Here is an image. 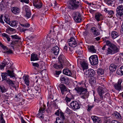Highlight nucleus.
Listing matches in <instances>:
<instances>
[{"label": "nucleus", "mask_w": 123, "mask_h": 123, "mask_svg": "<svg viewBox=\"0 0 123 123\" xmlns=\"http://www.w3.org/2000/svg\"><path fill=\"white\" fill-rule=\"evenodd\" d=\"M109 117H105L104 118V122L103 123H110L109 121H108V119H107Z\"/></svg>", "instance_id": "obj_54"}, {"label": "nucleus", "mask_w": 123, "mask_h": 123, "mask_svg": "<svg viewBox=\"0 0 123 123\" xmlns=\"http://www.w3.org/2000/svg\"><path fill=\"white\" fill-rule=\"evenodd\" d=\"M5 18L4 19V20L7 24L10 25V22L9 21V19L8 18L6 17V16H4Z\"/></svg>", "instance_id": "obj_42"}, {"label": "nucleus", "mask_w": 123, "mask_h": 123, "mask_svg": "<svg viewBox=\"0 0 123 123\" xmlns=\"http://www.w3.org/2000/svg\"><path fill=\"white\" fill-rule=\"evenodd\" d=\"M51 93H54L55 92V90L53 88H51V89L50 88V90H49Z\"/></svg>", "instance_id": "obj_56"}, {"label": "nucleus", "mask_w": 123, "mask_h": 123, "mask_svg": "<svg viewBox=\"0 0 123 123\" xmlns=\"http://www.w3.org/2000/svg\"><path fill=\"white\" fill-rule=\"evenodd\" d=\"M4 4H3V3H1V4L0 5V8L1 10H3L5 8V7L4 6Z\"/></svg>", "instance_id": "obj_62"}, {"label": "nucleus", "mask_w": 123, "mask_h": 123, "mask_svg": "<svg viewBox=\"0 0 123 123\" xmlns=\"http://www.w3.org/2000/svg\"><path fill=\"white\" fill-rule=\"evenodd\" d=\"M102 16V15L100 13L96 14L95 15V18L98 21H99L100 20V17Z\"/></svg>", "instance_id": "obj_36"}, {"label": "nucleus", "mask_w": 123, "mask_h": 123, "mask_svg": "<svg viewBox=\"0 0 123 123\" xmlns=\"http://www.w3.org/2000/svg\"><path fill=\"white\" fill-rule=\"evenodd\" d=\"M97 73L99 75H101L104 74V71L103 69L99 68L98 70Z\"/></svg>", "instance_id": "obj_33"}, {"label": "nucleus", "mask_w": 123, "mask_h": 123, "mask_svg": "<svg viewBox=\"0 0 123 123\" xmlns=\"http://www.w3.org/2000/svg\"><path fill=\"white\" fill-rule=\"evenodd\" d=\"M103 97L106 98H108L110 99V94L108 93H107L105 94V95H103Z\"/></svg>", "instance_id": "obj_53"}, {"label": "nucleus", "mask_w": 123, "mask_h": 123, "mask_svg": "<svg viewBox=\"0 0 123 123\" xmlns=\"http://www.w3.org/2000/svg\"><path fill=\"white\" fill-rule=\"evenodd\" d=\"M5 53L6 54H9L12 53H13V52L12 50L10 49H9L7 51H6Z\"/></svg>", "instance_id": "obj_61"}, {"label": "nucleus", "mask_w": 123, "mask_h": 123, "mask_svg": "<svg viewBox=\"0 0 123 123\" xmlns=\"http://www.w3.org/2000/svg\"><path fill=\"white\" fill-rule=\"evenodd\" d=\"M76 86L74 89L81 95V98L85 99L88 97L89 93L87 91V89L82 87H79L77 86V85H76Z\"/></svg>", "instance_id": "obj_2"}, {"label": "nucleus", "mask_w": 123, "mask_h": 123, "mask_svg": "<svg viewBox=\"0 0 123 123\" xmlns=\"http://www.w3.org/2000/svg\"><path fill=\"white\" fill-rule=\"evenodd\" d=\"M92 77L89 80V82L91 84H93L96 83V78L94 77Z\"/></svg>", "instance_id": "obj_31"}, {"label": "nucleus", "mask_w": 123, "mask_h": 123, "mask_svg": "<svg viewBox=\"0 0 123 123\" xmlns=\"http://www.w3.org/2000/svg\"><path fill=\"white\" fill-rule=\"evenodd\" d=\"M117 15L118 16H121L123 15V6L121 5L118 6L116 9Z\"/></svg>", "instance_id": "obj_11"}, {"label": "nucleus", "mask_w": 123, "mask_h": 123, "mask_svg": "<svg viewBox=\"0 0 123 123\" xmlns=\"http://www.w3.org/2000/svg\"><path fill=\"white\" fill-rule=\"evenodd\" d=\"M80 0H70L69 1L68 8L71 9H75L78 8L80 4Z\"/></svg>", "instance_id": "obj_3"}, {"label": "nucleus", "mask_w": 123, "mask_h": 123, "mask_svg": "<svg viewBox=\"0 0 123 123\" xmlns=\"http://www.w3.org/2000/svg\"><path fill=\"white\" fill-rule=\"evenodd\" d=\"M51 52L53 53L55 55H57L59 53V47L56 46H54L51 49Z\"/></svg>", "instance_id": "obj_14"}, {"label": "nucleus", "mask_w": 123, "mask_h": 123, "mask_svg": "<svg viewBox=\"0 0 123 123\" xmlns=\"http://www.w3.org/2000/svg\"><path fill=\"white\" fill-rule=\"evenodd\" d=\"M59 87L60 88L62 93L63 94L64 93V92L67 91L66 87L63 84H61L59 86Z\"/></svg>", "instance_id": "obj_20"}, {"label": "nucleus", "mask_w": 123, "mask_h": 123, "mask_svg": "<svg viewBox=\"0 0 123 123\" xmlns=\"http://www.w3.org/2000/svg\"><path fill=\"white\" fill-rule=\"evenodd\" d=\"M7 74H8V75L10 76V77L12 78L15 77L13 71H11L9 70H8L7 71Z\"/></svg>", "instance_id": "obj_32"}, {"label": "nucleus", "mask_w": 123, "mask_h": 123, "mask_svg": "<svg viewBox=\"0 0 123 123\" xmlns=\"http://www.w3.org/2000/svg\"><path fill=\"white\" fill-rule=\"evenodd\" d=\"M104 11L106 13L110 15L113 14L114 13V12L113 11L109 10L106 8H104Z\"/></svg>", "instance_id": "obj_28"}, {"label": "nucleus", "mask_w": 123, "mask_h": 123, "mask_svg": "<svg viewBox=\"0 0 123 123\" xmlns=\"http://www.w3.org/2000/svg\"><path fill=\"white\" fill-rule=\"evenodd\" d=\"M95 71L92 69H89L88 70H86L85 72V74L87 77H92L95 74Z\"/></svg>", "instance_id": "obj_10"}, {"label": "nucleus", "mask_w": 123, "mask_h": 123, "mask_svg": "<svg viewBox=\"0 0 123 123\" xmlns=\"http://www.w3.org/2000/svg\"><path fill=\"white\" fill-rule=\"evenodd\" d=\"M49 100L48 101V102L47 103V105H49V104H50V103L52 102V101H53V97L52 95L49 96L48 98Z\"/></svg>", "instance_id": "obj_38"}, {"label": "nucleus", "mask_w": 123, "mask_h": 123, "mask_svg": "<svg viewBox=\"0 0 123 123\" xmlns=\"http://www.w3.org/2000/svg\"><path fill=\"white\" fill-rule=\"evenodd\" d=\"M117 65L115 64H111L109 68L110 71L112 72H114L115 71L116 68L117 67Z\"/></svg>", "instance_id": "obj_18"}, {"label": "nucleus", "mask_w": 123, "mask_h": 123, "mask_svg": "<svg viewBox=\"0 0 123 123\" xmlns=\"http://www.w3.org/2000/svg\"><path fill=\"white\" fill-rule=\"evenodd\" d=\"M42 5V3L40 2L37 4L36 5H35L34 6L37 8L39 9L41 7Z\"/></svg>", "instance_id": "obj_45"}, {"label": "nucleus", "mask_w": 123, "mask_h": 123, "mask_svg": "<svg viewBox=\"0 0 123 123\" xmlns=\"http://www.w3.org/2000/svg\"><path fill=\"white\" fill-rule=\"evenodd\" d=\"M63 57V56H62V57ZM64 57L63 56V59L62 58V57L61 56H60L59 57V62L60 63H61V64L62 65L63 62L64 61V58H63Z\"/></svg>", "instance_id": "obj_43"}, {"label": "nucleus", "mask_w": 123, "mask_h": 123, "mask_svg": "<svg viewBox=\"0 0 123 123\" xmlns=\"http://www.w3.org/2000/svg\"><path fill=\"white\" fill-rule=\"evenodd\" d=\"M117 73L120 75H123V65L118 68L117 71Z\"/></svg>", "instance_id": "obj_24"}, {"label": "nucleus", "mask_w": 123, "mask_h": 123, "mask_svg": "<svg viewBox=\"0 0 123 123\" xmlns=\"http://www.w3.org/2000/svg\"><path fill=\"white\" fill-rule=\"evenodd\" d=\"M7 74L6 73H2L1 74V76L2 79L3 80H6Z\"/></svg>", "instance_id": "obj_37"}, {"label": "nucleus", "mask_w": 123, "mask_h": 123, "mask_svg": "<svg viewBox=\"0 0 123 123\" xmlns=\"http://www.w3.org/2000/svg\"><path fill=\"white\" fill-rule=\"evenodd\" d=\"M25 11L26 13L25 15V17L27 18H29L31 17V10L28 7L26 6L24 7Z\"/></svg>", "instance_id": "obj_12"}, {"label": "nucleus", "mask_w": 123, "mask_h": 123, "mask_svg": "<svg viewBox=\"0 0 123 123\" xmlns=\"http://www.w3.org/2000/svg\"><path fill=\"white\" fill-rule=\"evenodd\" d=\"M28 31H29V33L30 32H32L34 31V29H33L31 27L29 29H28Z\"/></svg>", "instance_id": "obj_64"}, {"label": "nucleus", "mask_w": 123, "mask_h": 123, "mask_svg": "<svg viewBox=\"0 0 123 123\" xmlns=\"http://www.w3.org/2000/svg\"><path fill=\"white\" fill-rule=\"evenodd\" d=\"M89 60L91 64L92 65H95L98 63V59L96 55L91 56L89 58Z\"/></svg>", "instance_id": "obj_4"}, {"label": "nucleus", "mask_w": 123, "mask_h": 123, "mask_svg": "<svg viewBox=\"0 0 123 123\" xmlns=\"http://www.w3.org/2000/svg\"><path fill=\"white\" fill-rule=\"evenodd\" d=\"M0 123H5V121L2 116H0Z\"/></svg>", "instance_id": "obj_49"}, {"label": "nucleus", "mask_w": 123, "mask_h": 123, "mask_svg": "<svg viewBox=\"0 0 123 123\" xmlns=\"http://www.w3.org/2000/svg\"><path fill=\"white\" fill-rule=\"evenodd\" d=\"M121 58L120 57H116L115 60L117 62V63L118 64L121 60Z\"/></svg>", "instance_id": "obj_48"}, {"label": "nucleus", "mask_w": 123, "mask_h": 123, "mask_svg": "<svg viewBox=\"0 0 123 123\" xmlns=\"http://www.w3.org/2000/svg\"><path fill=\"white\" fill-rule=\"evenodd\" d=\"M56 41L55 39H51L50 40V42L51 43V46H53L52 45V44H55V45H56V44L57 43H56L55 42Z\"/></svg>", "instance_id": "obj_47"}, {"label": "nucleus", "mask_w": 123, "mask_h": 123, "mask_svg": "<svg viewBox=\"0 0 123 123\" xmlns=\"http://www.w3.org/2000/svg\"><path fill=\"white\" fill-rule=\"evenodd\" d=\"M62 83H64L67 84L68 83V79L66 77L62 76L60 79Z\"/></svg>", "instance_id": "obj_23"}, {"label": "nucleus", "mask_w": 123, "mask_h": 123, "mask_svg": "<svg viewBox=\"0 0 123 123\" xmlns=\"http://www.w3.org/2000/svg\"><path fill=\"white\" fill-rule=\"evenodd\" d=\"M0 89L2 93H5L7 91V90L3 86H0Z\"/></svg>", "instance_id": "obj_39"}, {"label": "nucleus", "mask_w": 123, "mask_h": 123, "mask_svg": "<svg viewBox=\"0 0 123 123\" xmlns=\"http://www.w3.org/2000/svg\"><path fill=\"white\" fill-rule=\"evenodd\" d=\"M33 4L34 6L36 5L38 3L40 2L38 1V0H32Z\"/></svg>", "instance_id": "obj_57"}, {"label": "nucleus", "mask_w": 123, "mask_h": 123, "mask_svg": "<svg viewBox=\"0 0 123 123\" xmlns=\"http://www.w3.org/2000/svg\"><path fill=\"white\" fill-rule=\"evenodd\" d=\"M46 106L45 105H44L43 107L40 108L39 110V112L40 113H43L44 112V110L45 109Z\"/></svg>", "instance_id": "obj_40"}, {"label": "nucleus", "mask_w": 123, "mask_h": 123, "mask_svg": "<svg viewBox=\"0 0 123 123\" xmlns=\"http://www.w3.org/2000/svg\"><path fill=\"white\" fill-rule=\"evenodd\" d=\"M8 2V0H2L1 3L4 4V5H7Z\"/></svg>", "instance_id": "obj_58"}, {"label": "nucleus", "mask_w": 123, "mask_h": 123, "mask_svg": "<svg viewBox=\"0 0 123 123\" xmlns=\"http://www.w3.org/2000/svg\"><path fill=\"white\" fill-rule=\"evenodd\" d=\"M98 78L99 80L101 81L104 80L105 81V78L103 76H101L99 75L98 77Z\"/></svg>", "instance_id": "obj_55"}, {"label": "nucleus", "mask_w": 123, "mask_h": 123, "mask_svg": "<svg viewBox=\"0 0 123 123\" xmlns=\"http://www.w3.org/2000/svg\"><path fill=\"white\" fill-rule=\"evenodd\" d=\"M76 51L79 55V57H80L82 55L83 52L82 48L80 47H78Z\"/></svg>", "instance_id": "obj_19"}, {"label": "nucleus", "mask_w": 123, "mask_h": 123, "mask_svg": "<svg viewBox=\"0 0 123 123\" xmlns=\"http://www.w3.org/2000/svg\"><path fill=\"white\" fill-rule=\"evenodd\" d=\"M73 17L74 20L76 22L80 23L81 21V15L79 12H74L73 14Z\"/></svg>", "instance_id": "obj_8"}, {"label": "nucleus", "mask_w": 123, "mask_h": 123, "mask_svg": "<svg viewBox=\"0 0 123 123\" xmlns=\"http://www.w3.org/2000/svg\"><path fill=\"white\" fill-rule=\"evenodd\" d=\"M94 105H88V109H87V111H89L93 107Z\"/></svg>", "instance_id": "obj_60"}, {"label": "nucleus", "mask_w": 123, "mask_h": 123, "mask_svg": "<svg viewBox=\"0 0 123 123\" xmlns=\"http://www.w3.org/2000/svg\"><path fill=\"white\" fill-rule=\"evenodd\" d=\"M90 51L92 53H96V50L94 48V47L93 46H91L89 48Z\"/></svg>", "instance_id": "obj_41"}, {"label": "nucleus", "mask_w": 123, "mask_h": 123, "mask_svg": "<svg viewBox=\"0 0 123 123\" xmlns=\"http://www.w3.org/2000/svg\"><path fill=\"white\" fill-rule=\"evenodd\" d=\"M27 91L30 95H31V97H34V92H32V90L29 89Z\"/></svg>", "instance_id": "obj_46"}, {"label": "nucleus", "mask_w": 123, "mask_h": 123, "mask_svg": "<svg viewBox=\"0 0 123 123\" xmlns=\"http://www.w3.org/2000/svg\"><path fill=\"white\" fill-rule=\"evenodd\" d=\"M53 67L54 68L56 69L61 68H63L62 65L61 63H60L59 62L54 64L53 65Z\"/></svg>", "instance_id": "obj_25"}, {"label": "nucleus", "mask_w": 123, "mask_h": 123, "mask_svg": "<svg viewBox=\"0 0 123 123\" xmlns=\"http://www.w3.org/2000/svg\"><path fill=\"white\" fill-rule=\"evenodd\" d=\"M70 106L73 109L75 110L80 109L81 105L80 104L76 101L72 102L70 103Z\"/></svg>", "instance_id": "obj_7"}, {"label": "nucleus", "mask_w": 123, "mask_h": 123, "mask_svg": "<svg viewBox=\"0 0 123 123\" xmlns=\"http://www.w3.org/2000/svg\"><path fill=\"white\" fill-rule=\"evenodd\" d=\"M63 50L65 52H67L68 51L67 46H66V44L65 46H64V48Z\"/></svg>", "instance_id": "obj_63"}, {"label": "nucleus", "mask_w": 123, "mask_h": 123, "mask_svg": "<svg viewBox=\"0 0 123 123\" xmlns=\"http://www.w3.org/2000/svg\"><path fill=\"white\" fill-rule=\"evenodd\" d=\"M63 73L64 74L69 76H71L72 74L70 71L68 69H63Z\"/></svg>", "instance_id": "obj_22"}, {"label": "nucleus", "mask_w": 123, "mask_h": 123, "mask_svg": "<svg viewBox=\"0 0 123 123\" xmlns=\"http://www.w3.org/2000/svg\"><path fill=\"white\" fill-rule=\"evenodd\" d=\"M106 45L109 46L106 51V54L107 55L113 54L119 52V49L116 45L111 43L110 41H106Z\"/></svg>", "instance_id": "obj_1"}, {"label": "nucleus", "mask_w": 123, "mask_h": 123, "mask_svg": "<svg viewBox=\"0 0 123 123\" xmlns=\"http://www.w3.org/2000/svg\"><path fill=\"white\" fill-rule=\"evenodd\" d=\"M47 106L48 107L47 111L49 113L50 112V109H51L52 107L54 106L55 108L57 107V104L54 102L53 104H49V105H47Z\"/></svg>", "instance_id": "obj_17"}, {"label": "nucleus", "mask_w": 123, "mask_h": 123, "mask_svg": "<svg viewBox=\"0 0 123 123\" xmlns=\"http://www.w3.org/2000/svg\"><path fill=\"white\" fill-rule=\"evenodd\" d=\"M77 62L78 64H80L83 70L86 69L88 68V65L86 62L84 61L80 58L77 59Z\"/></svg>", "instance_id": "obj_6"}, {"label": "nucleus", "mask_w": 123, "mask_h": 123, "mask_svg": "<svg viewBox=\"0 0 123 123\" xmlns=\"http://www.w3.org/2000/svg\"><path fill=\"white\" fill-rule=\"evenodd\" d=\"M35 89L36 91H37L36 92L35 95L37 96H39L41 95V93H40V88L38 86H36L35 87Z\"/></svg>", "instance_id": "obj_21"}, {"label": "nucleus", "mask_w": 123, "mask_h": 123, "mask_svg": "<svg viewBox=\"0 0 123 123\" xmlns=\"http://www.w3.org/2000/svg\"><path fill=\"white\" fill-rule=\"evenodd\" d=\"M54 123H63L62 122V119L59 117H57L56 121Z\"/></svg>", "instance_id": "obj_44"}, {"label": "nucleus", "mask_w": 123, "mask_h": 123, "mask_svg": "<svg viewBox=\"0 0 123 123\" xmlns=\"http://www.w3.org/2000/svg\"><path fill=\"white\" fill-rule=\"evenodd\" d=\"M122 81V80L121 79H119L117 83L114 85V86L116 90L118 91L121 90V84Z\"/></svg>", "instance_id": "obj_13"}, {"label": "nucleus", "mask_w": 123, "mask_h": 123, "mask_svg": "<svg viewBox=\"0 0 123 123\" xmlns=\"http://www.w3.org/2000/svg\"><path fill=\"white\" fill-rule=\"evenodd\" d=\"M97 91L100 97V98L99 101L102 100L103 99V96L104 93V88L101 86H99L97 89Z\"/></svg>", "instance_id": "obj_9"}, {"label": "nucleus", "mask_w": 123, "mask_h": 123, "mask_svg": "<svg viewBox=\"0 0 123 123\" xmlns=\"http://www.w3.org/2000/svg\"><path fill=\"white\" fill-rule=\"evenodd\" d=\"M31 61H34L38 60L37 55L36 54H32L31 55Z\"/></svg>", "instance_id": "obj_27"}, {"label": "nucleus", "mask_w": 123, "mask_h": 123, "mask_svg": "<svg viewBox=\"0 0 123 123\" xmlns=\"http://www.w3.org/2000/svg\"><path fill=\"white\" fill-rule=\"evenodd\" d=\"M55 114L56 115H59L60 114V115H64V113L60 109L58 110L55 113Z\"/></svg>", "instance_id": "obj_35"}, {"label": "nucleus", "mask_w": 123, "mask_h": 123, "mask_svg": "<svg viewBox=\"0 0 123 123\" xmlns=\"http://www.w3.org/2000/svg\"><path fill=\"white\" fill-rule=\"evenodd\" d=\"M11 36L13 39H17L18 40L20 39V38L17 35H12Z\"/></svg>", "instance_id": "obj_50"}, {"label": "nucleus", "mask_w": 123, "mask_h": 123, "mask_svg": "<svg viewBox=\"0 0 123 123\" xmlns=\"http://www.w3.org/2000/svg\"><path fill=\"white\" fill-rule=\"evenodd\" d=\"M28 76H24L23 77V79H24L25 83L28 86H29V81L28 80Z\"/></svg>", "instance_id": "obj_26"}, {"label": "nucleus", "mask_w": 123, "mask_h": 123, "mask_svg": "<svg viewBox=\"0 0 123 123\" xmlns=\"http://www.w3.org/2000/svg\"><path fill=\"white\" fill-rule=\"evenodd\" d=\"M0 46L4 49L6 50H8V48L4 46L0 41Z\"/></svg>", "instance_id": "obj_59"}, {"label": "nucleus", "mask_w": 123, "mask_h": 123, "mask_svg": "<svg viewBox=\"0 0 123 123\" xmlns=\"http://www.w3.org/2000/svg\"><path fill=\"white\" fill-rule=\"evenodd\" d=\"M11 10L13 13L16 15L18 14L20 12V9L16 7H11Z\"/></svg>", "instance_id": "obj_16"}, {"label": "nucleus", "mask_w": 123, "mask_h": 123, "mask_svg": "<svg viewBox=\"0 0 123 123\" xmlns=\"http://www.w3.org/2000/svg\"><path fill=\"white\" fill-rule=\"evenodd\" d=\"M18 24V21L16 20L12 21L10 22V25L11 26L14 27Z\"/></svg>", "instance_id": "obj_30"}, {"label": "nucleus", "mask_w": 123, "mask_h": 123, "mask_svg": "<svg viewBox=\"0 0 123 123\" xmlns=\"http://www.w3.org/2000/svg\"><path fill=\"white\" fill-rule=\"evenodd\" d=\"M13 82V81H12V80H7V82L8 84L10 86H12L13 87H15V86Z\"/></svg>", "instance_id": "obj_34"}, {"label": "nucleus", "mask_w": 123, "mask_h": 123, "mask_svg": "<svg viewBox=\"0 0 123 123\" xmlns=\"http://www.w3.org/2000/svg\"><path fill=\"white\" fill-rule=\"evenodd\" d=\"M3 62L6 65H9L10 63L9 61L7 59L6 60H4Z\"/></svg>", "instance_id": "obj_51"}, {"label": "nucleus", "mask_w": 123, "mask_h": 123, "mask_svg": "<svg viewBox=\"0 0 123 123\" xmlns=\"http://www.w3.org/2000/svg\"><path fill=\"white\" fill-rule=\"evenodd\" d=\"M72 99V98H69L67 97H66L65 98V100L67 103L70 102Z\"/></svg>", "instance_id": "obj_52"}, {"label": "nucleus", "mask_w": 123, "mask_h": 123, "mask_svg": "<svg viewBox=\"0 0 123 123\" xmlns=\"http://www.w3.org/2000/svg\"><path fill=\"white\" fill-rule=\"evenodd\" d=\"M67 43L69 46L73 47H75L77 45V41L75 38L72 37L68 39Z\"/></svg>", "instance_id": "obj_5"}, {"label": "nucleus", "mask_w": 123, "mask_h": 123, "mask_svg": "<svg viewBox=\"0 0 123 123\" xmlns=\"http://www.w3.org/2000/svg\"><path fill=\"white\" fill-rule=\"evenodd\" d=\"M91 118L93 121V123H101V119L96 116H92Z\"/></svg>", "instance_id": "obj_15"}, {"label": "nucleus", "mask_w": 123, "mask_h": 123, "mask_svg": "<svg viewBox=\"0 0 123 123\" xmlns=\"http://www.w3.org/2000/svg\"><path fill=\"white\" fill-rule=\"evenodd\" d=\"M111 36L113 39H114L118 36V35L117 32L113 31L111 33Z\"/></svg>", "instance_id": "obj_29"}]
</instances>
